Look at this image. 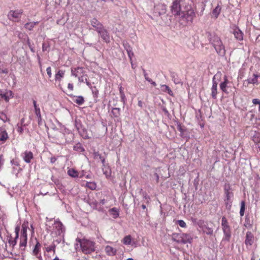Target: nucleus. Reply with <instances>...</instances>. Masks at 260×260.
<instances>
[{
	"instance_id": "f257e3e1",
	"label": "nucleus",
	"mask_w": 260,
	"mask_h": 260,
	"mask_svg": "<svg viewBox=\"0 0 260 260\" xmlns=\"http://www.w3.org/2000/svg\"><path fill=\"white\" fill-rule=\"evenodd\" d=\"M205 35L209 43L214 47L217 54L220 56H224L225 55L226 50L220 37L215 32H211L209 31H207Z\"/></svg>"
},
{
	"instance_id": "f03ea898",
	"label": "nucleus",
	"mask_w": 260,
	"mask_h": 260,
	"mask_svg": "<svg viewBox=\"0 0 260 260\" xmlns=\"http://www.w3.org/2000/svg\"><path fill=\"white\" fill-rule=\"evenodd\" d=\"M234 190L229 183H225L223 185V199L225 208L230 210L234 200Z\"/></svg>"
},
{
	"instance_id": "7ed1b4c3",
	"label": "nucleus",
	"mask_w": 260,
	"mask_h": 260,
	"mask_svg": "<svg viewBox=\"0 0 260 260\" xmlns=\"http://www.w3.org/2000/svg\"><path fill=\"white\" fill-rule=\"evenodd\" d=\"M79 242L83 253L89 254L95 251L94 242L86 239H79Z\"/></svg>"
},
{
	"instance_id": "20e7f679",
	"label": "nucleus",
	"mask_w": 260,
	"mask_h": 260,
	"mask_svg": "<svg viewBox=\"0 0 260 260\" xmlns=\"http://www.w3.org/2000/svg\"><path fill=\"white\" fill-rule=\"evenodd\" d=\"M197 225L202 229L203 232L207 235H212L213 233V223H209L203 220L200 219L197 221Z\"/></svg>"
},
{
	"instance_id": "39448f33",
	"label": "nucleus",
	"mask_w": 260,
	"mask_h": 260,
	"mask_svg": "<svg viewBox=\"0 0 260 260\" xmlns=\"http://www.w3.org/2000/svg\"><path fill=\"white\" fill-rule=\"evenodd\" d=\"M221 226L224 235L223 240L230 241L232 236L231 229L225 216H223L221 218Z\"/></svg>"
},
{
	"instance_id": "423d86ee",
	"label": "nucleus",
	"mask_w": 260,
	"mask_h": 260,
	"mask_svg": "<svg viewBox=\"0 0 260 260\" xmlns=\"http://www.w3.org/2000/svg\"><path fill=\"white\" fill-rule=\"evenodd\" d=\"M28 228L27 223L22 224L21 236L20 238L19 248L21 251H24L26 246L27 241V230Z\"/></svg>"
},
{
	"instance_id": "0eeeda50",
	"label": "nucleus",
	"mask_w": 260,
	"mask_h": 260,
	"mask_svg": "<svg viewBox=\"0 0 260 260\" xmlns=\"http://www.w3.org/2000/svg\"><path fill=\"white\" fill-rule=\"evenodd\" d=\"M74 124L81 137L84 139H88L90 138L86 128L80 119L76 118Z\"/></svg>"
},
{
	"instance_id": "6e6552de",
	"label": "nucleus",
	"mask_w": 260,
	"mask_h": 260,
	"mask_svg": "<svg viewBox=\"0 0 260 260\" xmlns=\"http://www.w3.org/2000/svg\"><path fill=\"white\" fill-rule=\"evenodd\" d=\"M23 13V10L21 9H17L16 10H11L8 14L9 19L14 22H18Z\"/></svg>"
},
{
	"instance_id": "1a4fd4ad",
	"label": "nucleus",
	"mask_w": 260,
	"mask_h": 260,
	"mask_svg": "<svg viewBox=\"0 0 260 260\" xmlns=\"http://www.w3.org/2000/svg\"><path fill=\"white\" fill-rule=\"evenodd\" d=\"M182 0H175L171 7V11L174 15H180L181 14L180 2Z\"/></svg>"
},
{
	"instance_id": "9d476101",
	"label": "nucleus",
	"mask_w": 260,
	"mask_h": 260,
	"mask_svg": "<svg viewBox=\"0 0 260 260\" xmlns=\"http://www.w3.org/2000/svg\"><path fill=\"white\" fill-rule=\"evenodd\" d=\"M54 225L56 229V234L58 236L62 235V237H63L65 228L62 223L60 221L55 220L54 222Z\"/></svg>"
},
{
	"instance_id": "9b49d317",
	"label": "nucleus",
	"mask_w": 260,
	"mask_h": 260,
	"mask_svg": "<svg viewBox=\"0 0 260 260\" xmlns=\"http://www.w3.org/2000/svg\"><path fill=\"white\" fill-rule=\"evenodd\" d=\"M90 23L91 25L94 28V29L96 30L97 32L100 31L104 27L102 23L95 18H93L91 19Z\"/></svg>"
},
{
	"instance_id": "f8f14e48",
	"label": "nucleus",
	"mask_w": 260,
	"mask_h": 260,
	"mask_svg": "<svg viewBox=\"0 0 260 260\" xmlns=\"http://www.w3.org/2000/svg\"><path fill=\"white\" fill-rule=\"evenodd\" d=\"M98 33L105 42L109 43L110 42L109 33L105 27Z\"/></svg>"
},
{
	"instance_id": "ddd939ff",
	"label": "nucleus",
	"mask_w": 260,
	"mask_h": 260,
	"mask_svg": "<svg viewBox=\"0 0 260 260\" xmlns=\"http://www.w3.org/2000/svg\"><path fill=\"white\" fill-rule=\"evenodd\" d=\"M233 34L234 35L235 38L238 41H242L243 39V33L239 29V28L235 25L233 28Z\"/></svg>"
},
{
	"instance_id": "4468645a",
	"label": "nucleus",
	"mask_w": 260,
	"mask_h": 260,
	"mask_svg": "<svg viewBox=\"0 0 260 260\" xmlns=\"http://www.w3.org/2000/svg\"><path fill=\"white\" fill-rule=\"evenodd\" d=\"M180 240H178V243L186 244L187 243H190L192 240L191 236L188 234H181Z\"/></svg>"
},
{
	"instance_id": "2eb2a0df",
	"label": "nucleus",
	"mask_w": 260,
	"mask_h": 260,
	"mask_svg": "<svg viewBox=\"0 0 260 260\" xmlns=\"http://www.w3.org/2000/svg\"><path fill=\"white\" fill-rule=\"evenodd\" d=\"M215 79V76H214L212 79V86L211 87V96L214 100L217 98L218 84Z\"/></svg>"
},
{
	"instance_id": "dca6fc26",
	"label": "nucleus",
	"mask_w": 260,
	"mask_h": 260,
	"mask_svg": "<svg viewBox=\"0 0 260 260\" xmlns=\"http://www.w3.org/2000/svg\"><path fill=\"white\" fill-rule=\"evenodd\" d=\"M23 158L25 162L29 164L31 162V160L34 158V154L31 151H25L23 153Z\"/></svg>"
},
{
	"instance_id": "f3484780",
	"label": "nucleus",
	"mask_w": 260,
	"mask_h": 260,
	"mask_svg": "<svg viewBox=\"0 0 260 260\" xmlns=\"http://www.w3.org/2000/svg\"><path fill=\"white\" fill-rule=\"evenodd\" d=\"M195 16V13L192 10H189L186 12V14H183L182 17L186 18L187 21L192 22Z\"/></svg>"
},
{
	"instance_id": "a211bd4d",
	"label": "nucleus",
	"mask_w": 260,
	"mask_h": 260,
	"mask_svg": "<svg viewBox=\"0 0 260 260\" xmlns=\"http://www.w3.org/2000/svg\"><path fill=\"white\" fill-rule=\"evenodd\" d=\"M85 83L86 85L91 89L93 98H97L99 95V90L95 86H92L90 82L85 79Z\"/></svg>"
},
{
	"instance_id": "6ab92c4d",
	"label": "nucleus",
	"mask_w": 260,
	"mask_h": 260,
	"mask_svg": "<svg viewBox=\"0 0 260 260\" xmlns=\"http://www.w3.org/2000/svg\"><path fill=\"white\" fill-rule=\"evenodd\" d=\"M8 133L4 127H0V141L5 142L8 139Z\"/></svg>"
},
{
	"instance_id": "aec40b11",
	"label": "nucleus",
	"mask_w": 260,
	"mask_h": 260,
	"mask_svg": "<svg viewBox=\"0 0 260 260\" xmlns=\"http://www.w3.org/2000/svg\"><path fill=\"white\" fill-rule=\"evenodd\" d=\"M156 13H157L158 16H161L166 14L167 12V6L164 4L158 5L156 8Z\"/></svg>"
},
{
	"instance_id": "412c9836",
	"label": "nucleus",
	"mask_w": 260,
	"mask_h": 260,
	"mask_svg": "<svg viewBox=\"0 0 260 260\" xmlns=\"http://www.w3.org/2000/svg\"><path fill=\"white\" fill-rule=\"evenodd\" d=\"M84 69L82 67H78L74 69H72V75L77 77L79 75H83L84 76Z\"/></svg>"
},
{
	"instance_id": "4be33fe9",
	"label": "nucleus",
	"mask_w": 260,
	"mask_h": 260,
	"mask_svg": "<svg viewBox=\"0 0 260 260\" xmlns=\"http://www.w3.org/2000/svg\"><path fill=\"white\" fill-rule=\"evenodd\" d=\"M105 252L107 255L113 256L116 254V249L110 246H107L105 249Z\"/></svg>"
},
{
	"instance_id": "5701e85b",
	"label": "nucleus",
	"mask_w": 260,
	"mask_h": 260,
	"mask_svg": "<svg viewBox=\"0 0 260 260\" xmlns=\"http://www.w3.org/2000/svg\"><path fill=\"white\" fill-rule=\"evenodd\" d=\"M251 140L254 144H259L260 143V133L257 131H254L251 137Z\"/></svg>"
},
{
	"instance_id": "b1692460",
	"label": "nucleus",
	"mask_w": 260,
	"mask_h": 260,
	"mask_svg": "<svg viewBox=\"0 0 260 260\" xmlns=\"http://www.w3.org/2000/svg\"><path fill=\"white\" fill-rule=\"evenodd\" d=\"M170 76L172 81L175 84H179L181 82V80L178 77V75L174 72H170Z\"/></svg>"
},
{
	"instance_id": "393cba45",
	"label": "nucleus",
	"mask_w": 260,
	"mask_h": 260,
	"mask_svg": "<svg viewBox=\"0 0 260 260\" xmlns=\"http://www.w3.org/2000/svg\"><path fill=\"white\" fill-rule=\"evenodd\" d=\"M253 235L252 234L248 232L246 233V239H245V244L246 245H251L253 243Z\"/></svg>"
},
{
	"instance_id": "a878e982",
	"label": "nucleus",
	"mask_w": 260,
	"mask_h": 260,
	"mask_svg": "<svg viewBox=\"0 0 260 260\" xmlns=\"http://www.w3.org/2000/svg\"><path fill=\"white\" fill-rule=\"evenodd\" d=\"M160 89L162 91L168 93L170 95H174L173 91L168 85L165 84L161 85Z\"/></svg>"
},
{
	"instance_id": "bb28decb",
	"label": "nucleus",
	"mask_w": 260,
	"mask_h": 260,
	"mask_svg": "<svg viewBox=\"0 0 260 260\" xmlns=\"http://www.w3.org/2000/svg\"><path fill=\"white\" fill-rule=\"evenodd\" d=\"M75 99H73V102L79 105H82L84 103V99L81 96H75Z\"/></svg>"
},
{
	"instance_id": "cd10ccee",
	"label": "nucleus",
	"mask_w": 260,
	"mask_h": 260,
	"mask_svg": "<svg viewBox=\"0 0 260 260\" xmlns=\"http://www.w3.org/2000/svg\"><path fill=\"white\" fill-rule=\"evenodd\" d=\"M38 23H39L38 21L28 22V23H26L24 25V27H25V28H26L29 30H32V29L35 27V26L37 24H38Z\"/></svg>"
},
{
	"instance_id": "c85d7f7f",
	"label": "nucleus",
	"mask_w": 260,
	"mask_h": 260,
	"mask_svg": "<svg viewBox=\"0 0 260 260\" xmlns=\"http://www.w3.org/2000/svg\"><path fill=\"white\" fill-rule=\"evenodd\" d=\"M221 11V8L219 4L212 11V15L215 18H217L219 16Z\"/></svg>"
},
{
	"instance_id": "c756f323",
	"label": "nucleus",
	"mask_w": 260,
	"mask_h": 260,
	"mask_svg": "<svg viewBox=\"0 0 260 260\" xmlns=\"http://www.w3.org/2000/svg\"><path fill=\"white\" fill-rule=\"evenodd\" d=\"M68 174L73 178H77L79 176V173L78 171L74 169H69L68 171Z\"/></svg>"
},
{
	"instance_id": "7c9ffc66",
	"label": "nucleus",
	"mask_w": 260,
	"mask_h": 260,
	"mask_svg": "<svg viewBox=\"0 0 260 260\" xmlns=\"http://www.w3.org/2000/svg\"><path fill=\"white\" fill-rule=\"evenodd\" d=\"M12 92L11 91H7L5 93H1V96L2 98H3L6 102H8L10 100V98L12 96Z\"/></svg>"
},
{
	"instance_id": "2f4dec72",
	"label": "nucleus",
	"mask_w": 260,
	"mask_h": 260,
	"mask_svg": "<svg viewBox=\"0 0 260 260\" xmlns=\"http://www.w3.org/2000/svg\"><path fill=\"white\" fill-rule=\"evenodd\" d=\"M35 113L38 118V125L39 126L42 125L43 124V121L42 119L41 114V111L40 110L37 109V110H35Z\"/></svg>"
},
{
	"instance_id": "473e14b6",
	"label": "nucleus",
	"mask_w": 260,
	"mask_h": 260,
	"mask_svg": "<svg viewBox=\"0 0 260 260\" xmlns=\"http://www.w3.org/2000/svg\"><path fill=\"white\" fill-rule=\"evenodd\" d=\"M73 149L75 151H76L79 152H82L85 151V149H84V147H83L82 145L80 143H77L74 146Z\"/></svg>"
},
{
	"instance_id": "72a5a7b5",
	"label": "nucleus",
	"mask_w": 260,
	"mask_h": 260,
	"mask_svg": "<svg viewBox=\"0 0 260 260\" xmlns=\"http://www.w3.org/2000/svg\"><path fill=\"white\" fill-rule=\"evenodd\" d=\"M111 112L113 117L118 118L120 115V109L119 108H113L112 109Z\"/></svg>"
},
{
	"instance_id": "f704fd0d",
	"label": "nucleus",
	"mask_w": 260,
	"mask_h": 260,
	"mask_svg": "<svg viewBox=\"0 0 260 260\" xmlns=\"http://www.w3.org/2000/svg\"><path fill=\"white\" fill-rule=\"evenodd\" d=\"M123 244L128 245L131 244L132 237L130 235L126 236L122 240Z\"/></svg>"
},
{
	"instance_id": "c9c22d12",
	"label": "nucleus",
	"mask_w": 260,
	"mask_h": 260,
	"mask_svg": "<svg viewBox=\"0 0 260 260\" xmlns=\"http://www.w3.org/2000/svg\"><path fill=\"white\" fill-rule=\"evenodd\" d=\"M64 74V71L62 70H59L55 74V79L56 80L60 81L61 78H63Z\"/></svg>"
},
{
	"instance_id": "e433bc0d",
	"label": "nucleus",
	"mask_w": 260,
	"mask_h": 260,
	"mask_svg": "<svg viewBox=\"0 0 260 260\" xmlns=\"http://www.w3.org/2000/svg\"><path fill=\"white\" fill-rule=\"evenodd\" d=\"M110 212L111 215H112L113 217L115 218H117L119 216V211L118 210L115 208H112L110 210Z\"/></svg>"
},
{
	"instance_id": "4c0bfd02",
	"label": "nucleus",
	"mask_w": 260,
	"mask_h": 260,
	"mask_svg": "<svg viewBox=\"0 0 260 260\" xmlns=\"http://www.w3.org/2000/svg\"><path fill=\"white\" fill-rule=\"evenodd\" d=\"M86 187L91 190H94L96 187V184L93 182H87L86 183Z\"/></svg>"
},
{
	"instance_id": "58836bf2",
	"label": "nucleus",
	"mask_w": 260,
	"mask_h": 260,
	"mask_svg": "<svg viewBox=\"0 0 260 260\" xmlns=\"http://www.w3.org/2000/svg\"><path fill=\"white\" fill-rule=\"evenodd\" d=\"M245 209V201H242L241 203V208L240 210V214L241 216H243L244 214Z\"/></svg>"
},
{
	"instance_id": "ea45409f",
	"label": "nucleus",
	"mask_w": 260,
	"mask_h": 260,
	"mask_svg": "<svg viewBox=\"0 0 260 260\" xmlns=\"http://www.w3.org/2000/svg\"><path fill=\"white\" fill-rule=\"evenodd\" d=\"M227 85L228 84H224L223 83H221L219 84L220 89L222 90V91L223 92H224L225 93H226V94L229 93V92L228 91V90L226 89V87L228 86Z\"/></svg>"
},
{
	"instance_id": "a19ab883",
	"label": "nucleus",
	"mask_w": 260,
	"mask_h": 260,
	"mask_svg": "<svg viewBox=\"0 0 260 260\" xmlns=\"http://www.w3.org/2000/svg\"><path fill=\"white\" fill-rule=\"evenodd\" d=\"M123 47L126 50V52H128L129 51L132 50V48L130 46V45L126 42H124L123 43Z\"/></svg>"
},
{
	"instance_id": "79ce46f5",
	"label": "nucleus",
	"mask_w": 260,
	"mask_h": 260,
	"mask_svg": "<svg viewBox=\"0 0 260 260\" xmlns=\"http://www.w3.org/2000/svg\"><path fill=\"white\" fill-rule=\"evenodd\" d=\"M0 119L3 121L4 122L9 120L7 115L3 112H0Z\"/></svg>"
},
{
	"instance_id": "37998d69",
	"label": "nucleus",
	"mask_w": 260,
	"mask_h": 260,
	"mask_svg": "<svg viewBox=\"0 0 260 260\" xmlns=\"http://www.w3.org/2000/svg\"><path fill=\"white\" fill-rule=\"evenodd\" d=\"M181 237V234H173L172 236L173 240L178 243V240H180Z\"/></svg>"
},
{
	"instance_id": "c03bdc74",
	"label": "nucleus",
	"mask_w": 260,
	"mask_h": 260,
	"mask_svg": "<svg viewBox=\"0 0 260 260\" xmlns=\"http://www.w3.org/2000/svg\"><path fill=\"white\" fill-rule=\"evenodd\" d=\"M17 239H16V237L14 239H12V238H11L8 241V243H9L10 245L12 247H14V246H15L17 243Z\"/></svg>"
},
{
	"instance_id": "a18cd8bd",
	"label": "nucleus",
	"mask_w": 260,
	"mask_h": 260,
	"mask_svg": "<svg viewBox=\"0 0 260 260\" xmlns=\"http://www.w3.org/2000/svg\"><path fill=\"white\" fill-rule=\"evenodd\" d=\"M199 7L201 8V12L199 14V15L201 16L203 14V12L205 10L206 4L204 3L203 2L201 3L199 5Z\"/></svg>"
},
{
	"instance_id": "49530a36",
	"label": "nucleus",
	"mask_w": 260,
	"mask_h": 260,
	"mask_svg": "<svg viewBox=\"0 0 260 260\" xmlns=\"http://www.w3.org/2000/svg\"><path fill=\"white\" fill-rule=\"evenodd\" d=\"M177 223L180 226L181 228H186V224L185 222V221L183 220H178L177 221Z\"/></svg>"
},
{
	"instance_id": "de8ad7c7",
	"label": "nucleus",
	"mask_w": 260,
	"mask_h": 260,
	"mask_svg": "<svg viewBox=\"0 0 260 260\" xmlns=\"http://www.w3.org/2000/svg\"><path fill=\"white\" fill-rule=\"evenodd\" d=\"M55 245L54 244H53L51 246L46 247V250L47 252H50L51 251H53V252H55Z\"/></svg>"
},
{
	"instance_id": "09e8293b",
	"label": "nucleus",
	"mask_w": 260,
	"mask_h": 260,
	"mask_svg": "<svg viewBox=\"0 0 260 260\" xmlns=\"http://www.w3.org/2000/svg\"><path fill=\"white\" fill-rule=\"evenodd\" d=\"M143 73L145 78V79L148 82H151V79L149 78L148 74L146 73L145 70L143 69Z\"/></svg>"
},
{
	"instance_id": "8fccbe9b",
	"label": "nucleus",
	"mask_w": 260,
	"mask_h": 260,
	"mask_svg": "<svg viewBox=\"0 0 260 260\" xmlns=\"http://www.w3.org/2000/svg\"><path fill=\"white\" fill-rule=\"evenodd\" d=\"M11 164L12 165L18 166L19 165V163L18 161L16 159H13L11 160Z\"/></svg>"
},
{
	"instance_id": "3c124183",
	"label": "nucleus",
	"mask_w": 260,
	"mask_h": 260,
	"mask_svg": "<svg viewBox=\"0 0 260 260\" xmlns=\"http://www.w3.org/2000/svg\"><path fill=\"white\" fill-rule=\"evenodd\" d=\"M27 44L30 50V51L32 52H35V49L34 48V47L32 46L31 44V43L30 42V40L28 39L27 41Z\"/></svg>"
},
{
	"instance_id": "603ef678",
	"label": "nucleus",
	"mask_w": 260,
	"mask_h": 260,
	"mask_svg": "<svg viewBox=\"0 0 260 260\" xmlns=\"http://www.w3.org/2000/svg\"><path fill=\"white\" fill-rule=\"evenodd\" d=\"M177 129L181 133L183 134L184 129L183 128L181 123H179L177 124Z\"/></svg>"
},
{
	"instance_id": "864d4df0",
	"label": "nucleus",
	"mask_w": 260,
	"mask_h": 260,
	"mask_svg": "<svg viewBox=\"0 0 260 260\" xmlns=\"http://www.w3.org/2000/svg\"><path fill=\"white\" fill-rule=\"evenodd\" d=\"M19 230H20V227L18 226H17L15 228V234H16V236H15L16 237V239H18V238Z\"/></svg>"
},
{
	"instance_id": "5fc2aeb1",
	"label": "nucleus",
	"mask_w": 260,
	"mask_h": 260,
	"mask_svg": "<svg viewBox=\"0 0 260 260\" xmlns=\"http://www.w3.org/2000/svg\"><path fill=\"white\" fill-rule=\"evenodd\" d=\"M127 55H128V57H129V58L130 61H132V57H133V56H134V53H133V51H132V50H131V51H129L128 52H127Z\"/></svg>"
},
{
	"instance_id": "6e6d98bb",
	"label": "nucleus",
	"mask_w": 260,
	"mask_h": 260,
	"mask_svg": "<svg viewBox=\"0 0 260 260\" xmlns=\"http://www.w3.org/2000/svg\"><path fill=\"white\" fill-rule=\"evenodd\" d=\"M47 73L49 76V78L51 77V68L50 67H49L46 69Z\"/></svg>"
},
{
	"instance_id": "4d7b16f0",
	"label": "nucleus",
	"mask_w": 260,
	"mask_h": 260,
	"mask_svg": "<svg viewBox=\"0 0 260 260\" xmlns=\"http://www.w3.org/2000/svg\"><path fill=\"white\" fill-rule=\"evenodd\" d=\"M252 103L254 105H260V100L257 99H254L252 100Z\"/></svg>"
},
{
	"instance_id": "13d9d810",
	"label": "nucleus",
	"mask_w": 260,
	"mask_h": 260,
	"mask_svg": "<svg viewBox=\"0 0 260 260\" xmlns=\"http://www.w3.org/2000/svg\"><path fill=\"white\" fill-rule=\"evenodd\" d=\"M39 251H40V249H38V248H34V249H33L32 252H33L34 255H35L36 256H37L38 254L39 253Z\"/></svg>"
},
{
	"instance_id": "bf43d9fd",
	"label": "nucleus",
	"mask_w": 260,
	"mask_h": 260,
	"mask_svg": "<svg viewBox=\"0 0 260 260\" xmlns=\"http://www.w3.org/2000/svg\"><path fill=\"white\" fill-rule=\"evenodd\" d=\"M33 105L35 108V111L37 110V109L40 110V108L37 104V102L35 100H33Z\"/></svg>"
},
{
	"instance_id": "052dcab7",
	"label": "nucleus",
	"mask_w": 260,
	"mask_h": 260,
	"mask_svg": "<svg viewBox=\"0 0 260 260\" xmlns=\"http://www.w3.org/2000/svg\"><path fill=\"white\" fill-rule=\"evenodd\" d=\"M94 156L95 158L100 159V157H103L98 152H95L94 153Z\"/></svg>"
},
{
	"instance_id": "680f3d73",
	"label": "nucleus",
	"mask_w": 260,
	"mask_h": 260,
	"mask_svg": "<svg viewBox=\"0 0 260 260\" xmlns=\"http://www.w3.org/2000/svg\"><path fill=\"white\" fill-rule=\"evenodd\" d=\"M52 180L54 182V183L57 185H58L60 184L59 180L57 179H54L53 177L51 178Z\"/></svg>"
},
{
	"instance_id": "e2e57ef3",
	"label": "nucleus",
	"mask_w": 260,
	"mask_h": 260,
	"mask_svg": "<svg viewBox=\"0 0 260 260\" xmlns=\"http://www.w3.org/2000/svg\"><path fill=\"white\" fill-rule=\"evenodd\" d=\"M85 79L86 78H85V79L84 78V76H81L78 77V80L80 83L85 82Z\"/></svg>"
},
{
	"instance_id": "0e129e2a",
	"label": "nucleus",
	"mask_w": 260,
	"mask_h": 260,
	"mask_svg": "<svg viewBox=\"0 0 260 260\" xmlns=\"http://www.w3.org/2000/svg\"><path fill=\"white\" fill-rule=\"evenodd\" d=\"M57 160V158L55 156H52L50 158V162L54 164Z\"/></svg>"
},
{
	"instance_id": "69168bd1",
	"label": "nucleus",
	"mask_w": 260,
	"mask_h": 260,
	"mask_svg": "<svg viewBox=\"0 0 260 260\" xmlns=\"http://www.w3.org/2000/svg\"><path fill=\"white\" fill-rule=\"evenodd\" d=\"M0 73L7 74L8 73V70L7 69H0Z\"/></svg>"
},
{
	"instance_id": "338daca9",
	"label": "nucleus",
	"mask_w": 260,
	"mask_h": 260,
	"mask_svg": "<svg viewBox=\"0 0 260 260\" xmlns=\"http://www.w3.org/2000/svg\"><path fill=\"white\" fill-rule=\"evenodd\" d=\"M68 88L71 91H73V88H74L73 84H72V83H69L68 85Z\"/></svg>"
},
{
	"instance_id": "774afa93",
	"label": "nucleus",
	"mask_w": 260,
	"mask_h": 260,
	"mask_svg": "<svg viewBox=\"0 0 260 260\" xmlns=\"http://www.w3.org/2000/svg\"><path fill=\"white\" fill-rule=\"evenodd\" d=\"M162 111L165 113V114L166 115H169V111H168V110L167 109V108L166 107H163L162 108Z\"/></svg>"
}]
</instances>
